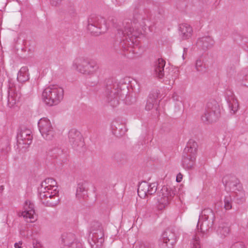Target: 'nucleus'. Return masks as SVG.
<instances>
[{"label": "nucleus", "instance_id": "8", "mask_svg": "<svg viewBox=\"0 0 248 248\" xmlns=\"http://www.w3.org/2000/svg\"><path fill=\"white\" fill-rule=\"evenodd\" d=\"M220 115V108L215 100L207 103L204 113L201 119L205 124H210L216 122Z\"/></svg>", "mask_w": 248, "mask_h": 248}, {"label": "nucleus", "instance_id": "38", "mask_svg": "<svg viewBox=\"0 0 248 248\" xmlns=\"http://www.w3.org/2000/svg\"><path fill=\"white\" fill-rule=\"evenodd\" d=\"M63 0H50V3L53 6L59 5Z\"/></svg>", "mask_w": 248, "mask_h": 248}, {"label": "nucleus", "instance_id": "19", "mask_svg": "<svg viewBox=\"0 0 248 248\" xmlns=\"http://www.w3.org/2000/svg\"><path fill=\"white\" fill-rule=\"evenodd\" d=\"M159 197L158 202L163 207H165L171 199L172 195L168 188L166 186H163L159 193Z\"/></svg>", "mask_w": 248, "mask_h": 248}, {"label": "nucleus", "instance_id": "47", "mask_svg": "<svg viewBox=\"0 0 248 248\" xmlns=\"http://www.w3.org/2000/svg\"><path fill=\"white\" fill-rule=\"evenodd\" d=\"M139 191H140V182L138 184V188H137V192L138 195L139 196Z\"/></svg>", "mask_w": 248, "mask_h": 248}, {"label": "nucleus", "instance_id": "35", "mask_svg": "<svg viewBox=\"0 0 248 248\" xmlns=\"http://www.w3.org/2000/svg\"><path fill=\"white\" fill-rule=\"evenodd\" d=\"M85 192H86L85 187L82 185L78 184L77 189V196L81 197V194Z\"/></svg>", "mask_w": 248, "mask_h": 248}, {"label": "nucleus", "instance_id": "7", "mask_svg": "<svg viewBox=\"0 0 248 248\" xmlns=\"http://www.w3.org/2000/svg\"><path fill=\"white\" fill-rule=\"evenodd\" d=\"M88 23V30L94 35L105 33L108 28L104 18L95 15L90 16Z\"/></svg>", "mask_w": 248, "mask_h": 248}, {"label": "nucleus", "instance_id": "21", "mask_svg": "<svg viewBox=\"0 0 248 248\" xmlns=\"http://www.w3.org/2000/svg\"><path fill=\"white\" fill-rule=\"evenodd\" d=\"M180 35L183 39L190 38L192 34L193 30L190 25L182 23L179 25Z\"/></svg>", "mask_w": 248, "mask_h": 248}, {"label": "nucleus", "instance_id": "13", "mask_svg": "<svg viewBox=\"0 0 248 248\" xmlns=\"http://www.w3.org/2000/svg\"><path fill=\"white\" fill-rule=\"evenodd\" d=\"M176 241L175 233L171 230L168 229L163 233L159 246L160 248H173Z\"/></svg>", "mask_w": 248, "mask_h": 248}, {"label": "nucleus", "instance_id": "26", "mask_svg": "<svg viewBox=\"0 0 248 248\" xmlns=\"http://www.w3.org/2000/svg\"><path fill=\"white\" fill-rule=\"evenodd\" d=\"M197 147V143L194 140H190L187 143L186 147L184 149V153L196 155Z\"/></svg>", "mask_w": 248, "mask_h": 248}, {"label": "nucleus", "instance_id": "22", "mask_svg": "<svg viewBox=\"0 0 248 248\" xmlns=\"http://www.w3.org/2000/svg\"><path fill=\"white\" fill-rule=\"evenodd\" d=\"M215 219V215L212 209L210 208L205 209L202 210L199 216V220L197 223V227L199 229V225L202 220H211Z\"/></svg>", "mask_w": 248, "mask_h": 248}, {"label": "nucleus", "instance_id": "20", "mask_svg": "<svg viewBox=\"0 0 248 248\" xmlns=\"http://www.w3.org/2000/svg\"><path fill=\"white\" fill-rule=\"evenodd\" d=\"M214 44L213 39L210 36H204L198 39L196 45L200 49L205 50L212 47Z\"/></svg>", "mask_w": 248, "mask_h": 248}, {"label": "nucleus", "instance_id": "39", "mask_svg": "<svg viewBox=\"0 0 248 248\" xmlns=\"http://www.w3.org/2000/svg\"><path fill=\"white\" fill-rule=\"evenodd\" d=\"M51 193V195H49V196H47L49 198H50V199L49 200L50 201H51L53 202L54 201V197L57 196L58 197V198H60L59 197V194H55V195H53L54 194V193H53V192L51 191V192H50V194Z\"/></svg>", "mask_w": 248, "mask_h": 248}, {"label": "nucleus", "instance_id": "5", "mask_svg": "<svg viewBox=\"0 0 248 248\" xmlns=\"http://www.w3.org/2000/svg\"><path fill=\"white\" fill-rule=\"evenodd\" d=\"M73 66L79 73L86 76H93L99 71V66L94 61L79 57L73 62Z\"/></svg>", "mask_w": 248, "mask_h": 248}, {"label": "nucleus", "instance_id": "4", "mask_svg": "<svg viewBox=\"0 0 248 248\" xmlns=\"http://www.w3.org/2000/svg\"><path fill=\"white\" fill-rule=\"evenodd\" d=\"M222 183L227 191L231 192L238 203L245 200V193L238 179L234 175L228 174L222 179Z\"/></svg>", "mask_w": 248, "mask_h": 248}, {"label": "nucleus", "instance_id": "40", "mask_svg": "<svg viewBox=\"0 0 248 248\" xmlns=\"http://www.w3.org/2000/svg\"><path fill=\"white\" fill-rule=\"evenodd\" d=\"M33 248H42L41 244L37 241L33 242Z\"/></svg>", "mask_w": 248, "mask_h": 248}, {"label": "nucleus", "instance_id": "28", "mask_svg": "<svg viewBox=\"0 0 248 248\" xmlns=\"http://www.w3.org/2000/svg\"><path fill=\"white\" fill-rule=\"evenodd\" d=\"M177 78V74L171 71L167 74L163 80L164 83L166 85L172 86L175 82V79Z\"/></svg>", "mask_w": 248, "mask_h": 248}, {"label": "nucleus", "instance_id": "2", "mask_svg": "<svg viewBox=\"0 0 248 248\" xmlns=\"http://www.w3.org/2000/svg\"><path fill=\"white\" fill-rule=\"evenodd\" d=\"M125 80L124 79L107 87L105 91L106 100L113 107L119 104V99L123 97L127 93L128 86Z\"/></svg>", "mask_w": 248, "mask_h": 248}, {"label": "nucleus", "instance_id": "16", "mask_svg": "<svg viewBox=\"0 0 248 248\" xmlns=\"http://www.w3.org/2000/svg\"><path fill=\"white\" fill-rule=\"evenodd\" d=\"M165 63V61L162 58H159L154 62L153 70V75L159 79H162L164 76Z\"/></svg>", "mask_w": 248, "mask_h": 248}, {"label": "nucleus", "instance_id": "9", "mask_svg": "<svg viewBox=\"0 0 248 248\" xmlns=\"http://www.w3.org/2000/svg\"><path fill=\"white\" fill-rule=\"evenodd\" d=\"M92 248H101L104 242V230L100 223L95 222L92 226Z\"/></svg>", "mask_w": 248, "mask_h": 248}, {"label": "nucleus", "instance_id": "29", "mask_svg": "<svg viewBox=\"0 0 248 248\" xmlns=\"http://www.w3.org/2000/svg\"><path fill=\"white\" fill-rule=\"evenodd\" d=\"M20 96L18 95L17 94H13L12 93H9L8 96V103L10 107H12L16 104L17 102L19 101Z\"/></svg>", "mask_w": 248, "mask_h": 248}, {"label": "nucleus", "instance_id": "33", "mask_svg": "<svg viewBox=\"0 0 248 248\" xmlns=\"http://www.w3.org/2000/svg\"><path fill=\"white\" fill-rule=\"evenodd\" d=\"M192 248H201L199 237L195 235L191 242Z\"/></svg>", "mask_w": 248, "mask_h": 248}, {"label": "nucleus", "instance_id": "34", "mask_svg": "<svg viewBox=\"0 0 248 248\" xmlns=\"http://www.w3.org/2000/svg\"><path fill=\"white\" fill-rule=\"evenodd\" d=\"M238 79L242 85L248 86V74L244 76L240 75Z\"/></svg>", "mask_w": 248, "mask_h": 248}, {"label": "nucleus", "instance_id": "32", "mask_svg": "<svg viewBox=\"0 0 248 248\" xmlns=\"http://www.w3.org/2000/svg\"><path fill=\"white\" fill-rule=\"evenodd\" d=\"M230 231L229 227L223 226L218 227L217 232L222 236H225L229 233Z\"/></svg>", "mask_w": 248, "mask_h": 248}, {"label": "nucleus", "instance_id": "31", "mask_svg": "<svg viewBox=\"0 0 248 248\" xmlns=\"http://www.w3.org/2000/svg\"><path fill=\"white\" fill-rule=\"evenodd\" d=\"M224 208L226 210H230L232 208V200L231 196L227 195L224 199Z\"/></svg>", "mask_w": 248, "mask_h": 248}, {"label": "nucleus", "instance_id": "17", "mask_svg": "<svg viewBox=\"0 0 248 248\" xmlns=\"http://www.w3.org/2000/svg\"><path fill=\"white\" fill-rule=\"evenodd\" d=\"M196 155L183 153L182 159V165L186 170L193 169L195 165Z\"/></svg>", "mask_w": 248, "mask_h": 248}, {"label": "nucleus", "instance_id": "41", "mask_svg": "<svg viewBox=\"0 0 248 248\" xmlns=\"http://www.w3.org/2000/svg\"><path fill=\"white\" fill-rule=\"evenodd\" d=\"M182 178H183V175L181 173H179L177 175V176H176L177 182H180L182 181Z\"/></svg>", "mask_w": 248, "mask_h": 248}, {"label": "nucleus", "instance_id": "44", "mask_svg": "<svg viewBox=\"0 0 248 248\" xmlns=\"http://www.w3.org/2000/svg\"><path fill=\"white\" fill-rule=\"evenodd\" d=\"M22 243H16L15 244V248H21V246L20 245H21Z\"/></svg>", "mask_w": 248, "mask_h": 248}, {"label": "nucleus", "instance_id": "14", "mask_svg": "<svg viewBox=\"0 0 248 248\" xmlns=\"http://www.w3.org/2000/svg\"><path fill=\"white\" fill-rule=\"evenodd\" d=\"M68 139L70 143L75 149H78L84 145L82 135L80 132L76 129H72L69 131Z\"/></svg>", "mask_w": 248, "mask_h": 248}, {"label": "nucleus", "instance_id": "10", "mask_svg": "<svg viewBox=\"0 0 248 248\" xmlns=\"http://www.w3.org/2000/svg\"><path fill=\"white\" fill-rule=\"evenodd\" d=\"M31 132L29 129H21L17 135V145L18 149L22 152H25L32 142Z\"/></svg>", "mask_w": 248, "mask_h": 248}, {"label": "nucleus", "instance_id": "43", "mask_svg": "<svg viewBox=\"0 0 248 248\" xmlns=\"http://www.w3.org/2000/svg\"><path fill=\"white\" fill-rule=\"evenodd\" d=\"M172 98L173 100H175V101H178L179 100V97L178 96L177 94L175 93H173Z\"/></svg>", "mask_w": 248, "mask_h": 248}, {"label": "nucleus", "instance_id": "37", "mask_svg": "<svg viewBox=\"0 0 248 248\" xmlns=\"http://www.w3.org/2000/svg\"><path fill=\"white\" fill-rule=\"evenodd\" d=\"M231 248H246L243 242H238L234 243Z\"/></svg>", "mask_w": 248, "mask_h": 248}, {"label": "nucleus", "instance_id": "36", "mask_svg": "<svg viewBox=\"0 0 248 248\" xmlns=\"http://www.w3.org/2000/svg\"><path fill=\"white\" fill-rule=\"evenodd\" d=\"M139 8H140V5L138 3L136 5H135V6H134V9H133V17L136 20H138L139 18V12H140Z\"/></svg>", "mask_w": 248, "mask_h": 248}, {"label": "nucleus", "instance_id": "6", "mask_svg": "<svg viewBox=\"0 0 248 248\" xmlns=\"http://www.w3.org/2000/svg\"><path fill=\"white\" fill-rule=\"evenodd\" d=\"M63 97V89L57 85H50L42 93L44 102L49 106L58 104Z\"/></svg>", "mask_w": 248, "mask_h": 248}, {"label": "nucleus", "instance_id": "1", "mask_svg": "<svg viewBox=\"0 0 248 248\" xmlns=\"http://www.w3.org/2000/svg\"><path fill=\"white\" fill-rule=\"evenodd\" d=\"M57 182L52 178L46 179L41 184V187L39 191L40 199L43 204L46 206L55 207L60 202V199L58 197H54V201H50V199L47 196L51 195V191L55 194L59 193L57 190Z\"/></svg>", "mask_w": 248, "mask_h": 248}, {"label": "nucleus", "instance_id": "12", "mask_svg": "<svg viewBox=\"0 0 248 248\" xmlns=\"http://www.w3.org/2000/svg\"><path fill=\"white\" fill-rule=\"evenodd\" d=\"M18 215L23 217L28 222H34L37 220L34 204L30 201H26L25 202L23 211L19 213Z\"/></svg>", "mask_w": 248, "mask_h": 248}, {"label": "nucleus", "instance_id": "30", "mask_svg": "<svg viewBox=\"0 0 248 248\" xmlns=\"http://www.w3.org/2000/svg\"><path fill=\"white\" fill-rule=\"evenodd\" d=\"M195 68L197 71L204 73L206 72L205 64L201 59H198L195 63Z\"/></svg>", "mask_w": 248, "mask_h": 248}, {"label": "nucleus", "instance_id": "23", "mask_svg": "<svg viewBox=\"0 0 248 248\" xmlns=\"http://www.w3.org/2000/svg\"><path fill=\"white\" fill-rule=\"evenodd\" d=\"M62 241L63 245V248H68L73 243L78 242L76 240L75 235L72 233L63 234L62 236Z\"/></svg>", "mask_w": 248, "mask_h": 248}, {"label": "nucleus", "instance_id": "3", "mask_svg": "<svg viewBox=\"0 0 248 248\" xmlns=\"http://www.w3.org/2000/svg\"><path fill=\"white\" fill-rule=\"evenodd\" d=\"M118 33L119 36L123 35L124 38L122 39L120 43V47L126 50L128 47L130 40L133 47L138 49L140 48V32L137 31H134V29L131 27V23H126V26L123 28L118 29Z\"/></svg>", "mask_w": 248, "mask_h": 248}, {"label": "nucleus", "instance_id": "25", "mask_svg": "<svg viewBox=\"0 0 248 248\" xmlns=\"http://www.w3.org/2000/svg\"><path fill=\"white\" fill-rule=\"evenodd\" d=\"M160 92L158 90H155L149 95V98L147 100L145 108L147 110H151L154 106V104L156 101V98L159 97Z\"/></svg>", "mask_w": 248, "mask_h": 248}, {"label": "nucleus", "instance_id": "15", "mask_svg": "<svg viewBox=\"0 0 248 248\" xmlns=\"http://www.w3.org/2000/svg\"><path fill=\"white\" fill-rule=\"evenodd\" d=\"M140 199L145 198L148 195H152L157 190V185L155 183L149 184L145 181L140 182Z\"/></svg>", "mask_w": 248, "mask_h": 248}, {"label": "nucleus", "instance_id": "24", "mask_svg": "<svg viewBox=\"0 0 248 248\" xmlns=\"http://www.w3.org/2000/svg\"><path fill=\"white\" fill-rule=\"evenodd\" d=\"M213 221L214 220H202L199 225V229L197 226V230L198 232H201L203 236H204L206 232L213 227Z\"/></svg>", "mask_w": 248, "mask_h": 248}, {"label": "nucleus", "instance_id": "11", "mask_svg": "<svg viewBox=\"0 0 248 248\" xmlns=\"http://www.w3.org/2000/svg\"><path fill=\"white\" fill-rule=\"evenodd\" d=\"M39 131L44 139L51 140L55 135V131L49 120L46 118L41 119L38 123Z\"/></svg>", "mask_w": 248, "mask_h": 248}, {"label": "nucleus", "instance_id": "48", "mask_svg": "<svg viewBox=\"0 0 248 248\" xmlns=\"http://www.w3.org/2000/svg\"><path fill=\"white\" fill-rule=\"evenodd\" d=\"M148 26H146V25H145V27H144V28L143 29V31L144 32H145L146 30L147 29Z\"/></svg>", "mask_w": 248, "mask_h": 248}, {"label": "nucleus", "instance_id": "45", "mask_svg": "<svg viewBox=\"0 0 248 248\" xmlns=\"http://www.w3.org/2000/svg\"><path fill=\"white\" fill-rule=\"evenodd\" d=\"M140 248H150L148 245L145 244H140Z\"/></svg>", "mask_w": 248, "mask_h": 248}, {"label": "nucleus", "instance_id": "18", "mask_svg": "<svg viewBox=\"0 0 248 248\" xmlns=\"http://www.w3.org/2000/svg\"><path fill=\"white\" fill-rule=\"evenodd\" d=\"M226 99L228 104L230 113L234 114L238 110L239 105L234 95L231 91H228L226 93Z\"/></svg>", "mask_w": 248, "mask_h": 248}, {"label": "nucleus", "instance_id": "46", "mask_svg": "<svg viewBox=\"0 0 248 248\" xmlns=\"http://www.w3.org/2000/svg\"><path fill=\"white\" fill-rule=\"evenodd\" d=\"M187 48H184V50H183V59L184 60L185 58V57H184V55L185 54H186V52H187Z\"/></svg>", "mask_w": 248, "mask_h": 248}, {"label": "nucleus", "instance_id": "27", "mask_svg": "<svg viewBox=\"0 0 248 248\" xmlns=\"http://www.w3.org/2000/svg\"><path fill=\"white\" fill-rule=\"evenodd\" d=\"M28 68L26 66L21 67L19 71L17 79L20 82H24L29 79V74Z\"/></svg>", "mask_w": 248, "mask_h": 248}, {"label": "nucleus", "instance_id": "42", "mask_svg": "<svg viewBox=\"0 0 248 248\" xmlns=\"http://www.w3.org/2000/svg\"><path fill=\"white\" fill-rule=\"evenodd\" d=\"M54 151L56 153H57L58 155L62 154V150H61L60 149H54Z\"/></svg>", "mask_w": 248, "mask_h": 248}]
</instances>
